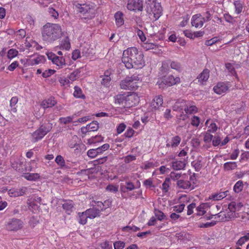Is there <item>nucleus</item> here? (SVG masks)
I'll use <instances>...</instances> for the list:
<instances>
[{"mask_svg":"<svg viewBox=\"0 0 249 249\" xmlns=\"http://www.w3.org/2000/svg\"><path fill=\"white\" fill-rule=\"evenodd\" d=\"M243 206L241 203H236L234 201L231 202L228 205V210L233 213L239 211Z\"/></svg>","mask_w":249,"mask_h":249,"instance_id":"nucleus-24","label":"nucleus"},{"mask_svg":"<svg viewBox=\"0 0 249 249\" xmlns=\"http://www.w3.org/2000/svg\"><path fill=\"white\" fill-rule=\"evenodd\" d=\"M170 179L168 178H166L162 184L161 189L163 194H166L168 192L170 189Z\"/></svg>","mask_w":249,"mask_h":249,"instance_id":"nucleus-35","label":"nucleus"},{"mask_svg":"<svg viewBox=\"0 0 249 249\" xmlns=\"http://www.w3.org/2000/svg\"><path fill=\"white\" fill-rule=\"evenodd\" d=\"M141 82L139 75L133 74L131 76H127L123 79L120 84L121 89L125 90H136Z\"/></svg>","mask_w":249,"mask_h":249,"instance_id":"nucleus-3","label":"nucleus"},{"mask_svg":"<svg viewBox=\"0 0 249 249\" xmlns=\"http://www.w3.org/2000/svg\"><path fill=\"white\" fill-rule=\"evenodd\" d=\"M23 222L18 219L13 218L9 220L6 225V229L8 231H18L22 227Z\"/></svg>","mask_w":249,"mask_h":249,"instance_id":"nucleus-10","label":"nucleus"},{"mask_svg":"<svg viewBox=\"0 0 249 249\" xmlns=\"http://www.w3.org/2000/svg\"><path fill=\"white\" fill-rule=\"evenodd\" d=\"M124 15L121 11L117 12L114 15L116 25L117 27H121L124 24Z\"/></svg>","mask_w":249,"mask_h":249,"instance_id":"nucleus-22","label":"nucleus"},{"mask_svg":"<svg viewBox=\"0 0 249 249\" xmlns=\"http://www.w3.org/2000/svg\"><path fill=\"white\" fill-rule=\"evenodd\" d=\"M213 137V135L211 134L210 132H207L204 134L203 140L205 142L209 143L212 141Z\"/></svg>","mask_w":249,"mask_h":249,"instance_id":"nucleus-61","label":"nucleus"},{"mask_svg":"<svg viewBox=\"0 0 249 249\" xmlns=\"http://www.w3.org/2000/svg\"><path fill=\"white\" fill-rule=\"evenodd\" d=\"M228 193L229 191H226L224 192H221L218 193H216L210 196V198L213 199L214 200H221L222 199L224 198L227 196Z\"/></svg>","mask_w":249,"mask_h":249,"instance_id":"nucleus-33","label":"nucleus"},{"mask_svg":"<svg viewBox=\"0 0 249 249\" xmlns=\"http://www.w3.org/2000/svg\"><path fill=\"white\" fill-rule=\"evenodd\" d=\"M126 97L127 92L117 94L114 97L115 104L126 108Z\"/></svg>","mask_w":249,"mask_h":249,"instance_id":"nucleus-14","label":"nucleus"},{"mask_svg":"<svg viewBox=\"0 0 249 249\" xmlns=\"http://www.w3.org/2000/svg\"><path fill=\"white\" fill-rule=\"evenodd\" d=\"M186 104V102L185 100L178 101L175 104L173 109L175 111H181L183 110L185 111Z\"/></svg>","mask_w":249,"mask_h":249,"instance_id":"nucleus-25","label":"nucleus"},{"mask_svg":"<svg viewBox=\"0 0 249 249\" xmlns=\"http://www.w3.org/2000/svg\"><path fill=\"white\" fill-rule=\"evenodd\" d=\"M25 44V46L29 50H32L34 48L36 50L38 49V45L36 41L33 40L29 37H26Z\"/></svg>","mask_w":249,"mask_h":249,"instance_id":"nucleus-23","label":"nucleus"},{"mask_svg":"<svg viewBox=\"0 0 249 249\" xmlns=\"http://www.w3.org/2000/svg\"><path fill=\"white\" fill-rule=\"evenodd\" d=\"M26 31L24 29L18 30L15 34L16 38L21 39L25 37Z\"/></svg>","mask_w":249,"mask_h":249,"instance_id":"nucleus-58","label":"nucleus"},{"mask_svg":"<svg viewBox=\"0 0 249 249\" xmlns=\"http://www.w3.org/2000/svg\"><path fill=\"white\" fill-rule=\"evenodd\" d=\"M80 141L79 140L78 138L74 136L72 137V139L69 141L68 145L70 148L74 149V151L76 153H79L80 152V145L79 142Z\"/></svg>","mask_w":249,"mask_h":249,"instance_id":"nucleus-17","label":"nucleus"},{"mask_svg":"<svg viewBox=\"0 0 249 249\" xmlns=\"http://www.w3.org/2000/svg\"><path fill=\"white\" fill-rule=\"evenodd\" d=\"M126 7L129 11H142L143 1L142 0H128Z\"/></svg>","mask_w":249,"mask_h":249,"instance_id":"nucleus-8","label":"nucleus"},{"mask_svg":"<svg viewBox=\"0 0 249 249\" xmlns=\"http://www.w3.org/2000/svg\"><path fill=\"white\" fill-rule=\"evenodd\" d=\"M177 187L179 189L192 190L194 189V183H192L189 180L179 179L177 182Z\"/></svg>","mask_w":249,"mask_h":249,"instance_id":"nucleus-15","label":"nucleus"},{"mask_svg":"<svg viewBox=\"0 0 249 249\" xmlns=\"http://www.w3.org/2000/svg\"><path fill=\"white\" fill-rule=\"evenodd\" d=\"M79 217L78 218V222L82 225H85L87 222V218H89L88 215L85 212L82 213H79Z\"/></svg>","mask_w":249,"mask_h":249,"instance_id":"nucleus-42","label":"nucleus"},{"mask_svg":"<svg viewBox=\"0 0 249 249\" xmlns=\"http://www.w3.org/2000/svg\"><path fill=\"white\" fill-rule=\"evenodd\" d=\"M99 128V124L96 121H93L87 125L84 128H82L83 133L97 131Z\"/></svg>","mask_w":249,"mask_h":249,"instance_id":"nucleus-21","label":"nucleus"},{"mask_svg":"<svg viewBox=\"0 0 249 249\" xmlns=\"http://www.w3.org/2000/svg\"><path fill=\"white\" fill-rule=\"evenodd\" d=\"M55 161L61 168L64 167L66 165L65 161L61 155H58L56 157Z\"/></svg>","mask_w":249,"mask_h":249,"instance_id":"nucleus-50","label":"nucleus"},{"mask_svg":"<svg viewBox=\"0 0 249 249\" xmlns=\"http://www.w3.org/2000/svg\"><path fill=\"white\" fill-rule=\"evenodd\" d=\"M85 212L90 219H93L97 216H99L100 213L99 210H98L94 207L87 210Z\"/></svg>","mask_w":249,"mask_h":249,"instance_id":"nucleus-26","label":"nucleus"},{"mask_svg":"<svg viewBox=\"0 0 249 249\" xmlns=\"http://www.w3.org/2000/svg\"><path fill=\"white\" fill-rule=\"evenodd\" d=\"M155 214L157 219L160 221L163 220L165 217V215L164 213L160 210L156 211Z\"/></svg>","mask_w":249,"mask_h":249,"instance_id":"nucleus-64","label":"nucleus"},{"mask_svg":"<svg viewBox=\"0 0 249 249\" xmlns=\"http://www.w3.org/2000/svg\"><path fill=\"white\" fill-rule=\"evenodd\" d=\"M200 119L199 117L193 116L191 118V124L195 127L197 128L200 124Z\"/></svg>","mask_w":249,"mask_h":249,"instance_id":"nucleus-49","label":"nucleus"},{"mask_svg":"<svg viewBox=\"0 0 249 249\" xmlns=\"http://www.w3.org/2000/svg\"><path fill=\"white\" fill-rule=\"evenodd\" d=\"M139 101V97L135 92H127L126 108H129L136 106Z\"/></svg>","mask_w":249,"mask_h":249,"instance_id":"nucleus-9","label":"nucleus"},{"mask_svg":"<svg viewBox=\"0 0 249 249\" xmlns=\"http://www.w3.org/2000/svg\"><path fill=\"white\" fill-rule=\"evenodd\" d=\"M64 203L62 205L63 209L66 212L70 214L72 212V209L73 208V203L71 200H65Z\"/></svg>","mask_w":249,"mask_h":249,"instance_id":"nucleus-29","label":"nucleus"},{"mask_svg":"<svg viewBox=\"0 0 249 249\" xmlns=\"http://www.w3.org/2000/svg\"><path fill=\"white\" fill-rule=\"evenodd\" d=\"M205 21V18L200 14H196L192 17L191 24L192 26L196 28H201L203 25Z\"/></svg>","mask_w":249,"mask_h":249,"instance_id":"nucleus-13","label":"nucleus"},{"mask_svg":"<svg viewBox=\"0 0 249 249\" xmlns=\"http://www.w3.org/2000/svg\"><path fill=\"white\" fill-rule=\"evenodd\" d=\"M181 139L178 136H175L167 141V147L176 148L181 142Z\"/></svg>","mask_w":249,"mask_h":249,"instance_id":"nucleus-18","label":"nucleus"},{"mask_svg":"<svg viewBox=\"0 0 249 249\" xmlns=\"http://www.w3.org/2000/svg\"><path fill=\"white\" fill-rule=\"evenodd\" d=\"M37 167V162L35 160H31L28 162L24 170L26 171H32Z\"/></svg>","mask_w":249,"mask_h":249,"instance_id":"nucleus-44","label":"nucleus"},{"mask_svg":"<svg viewBox=\"0 0 249 249\" xmlns=\"http://www.w3.org/2000/svg\"><path fill=\"white\" fill-rule=\"evenodd\" d=\"M237 165L236 162H227L223 165L224 170L229 171L236 168Z\"/></svg>","mask_w":249,"mask_h":249,"instance_id":"nucleus-43","label":"nucleus"},{"mask_svg":"<svg viewBox=\"0 0 249 249\" xmlns=\"http://www.w3.org/2000/svg\"><path fill=\"white\" fill-rule=\"evenodd\" d=\"M143 55L139 53L136 47H130L124 50L123 53L122 62H137L142 60Z\"/></svg>","mask_w":249,"mask_h":249,"instance_id":"nucleus-2","label":"nucleus"},{"mask_svg":"<svg viewBox=\"0 0 249 249\" xmlns=\"http://www.w3.org/2000/svg\"><path fill=\"white\" fill-rule=\"evenodd\" d=\"M18 101V98L17 96L12 97L10 100V107L11 112L16 113L17 112V103Z\"/></svg>","mask_w":249,"mask_h":249,"instance_id":"nucleus-27","label":"nucleus"},{"mask_svg":"<svg viewBox=\"0 0 249 249\" xmlns=\"http://www.w3.org/2000/svg\"><path fill=\"white\" fill-rule=\"evenodd\" d=\"M22 162L19 160L11 162V167L17 171L19 172H22L24 171V169L22 167Z\"/></svg>","mask_w":249,"mask_h":249,"instance_id":"nucleus-32","label":"nucleus"},{"mask_svg":"<svg viewBox=\"0 0 249 249\" xmlns=\"http://www.w3.org/2000/svg\"><path fill=\"white\" fill-rule=\"evenodd\" d=\"M191 165L196 171H199L202 168L201 161L198 159H196L193 161Z\"/></svg>","mask_w":249,"mask_h":249,"instance_id":"nucleus-48","label":"nucleus"},{"mask_svg":"<svg viewBox=\"0 0 249 249\" xmlns=\"http://www.w3.org/2000/svg\"><path fill=\"white\" fill-rule=\"evenodd\" d=\"M73 8L79 13L83 15H86L87 18H92L94 17V10L92 6L86 3L80 4L74 2L73 3Z\"/></svg>","mask_w":249,"mask_h":249,"instance_id":"nucleus-6","label":"nucleus"},{"mask_svg":"<svg viewBox=\"0 0 249 249\" xmlns=\"http://www.w3.org/2000/svg\"><path fill=\"white\" fill-rule=\"evenodd\" d=\"M48 59L52 61V62H62V60H64L63 57L56 56L55 54L52 52L47 53Z\"/></svg>","mask_w":249,"mask_h":249,"instance_id":"nucleus-31","label":"nucleus"},{"mask_svg":"<svg viewBox=\"0 0 249 249\" xmlns=\"http://www.w3.org/2000/svg\"><path fill=\"white\" fill-rule=\"evenodd\" d=\"M142 47L146 50H149L157 48L158 45L155 43L146 42L143 43Z\"/></svg>","mask_w":249,"mask_h":249,"instance_id":"nucleus-56","label":"nucleus"},{"mask_svg":"<svg viewBox=\"0 0 249 249\" xmlns=\"http://www.w3.org/2000/svg\"><path fill=\"white\" fill-rule=\"evenodd\" d=\"M74 117L73 115L67 116L66 117H60L59 119V122L61 124H66L71 123L74 119Z\"/></svg>","mask_w":249,"mask_h":249,"instance_id":"nucleus-46","label":"nucleus"},{"mask_svg":"<svg viewBox=\"0 0 249 249\" xmlns=\"http://www.w3.org/2000/svg\"><path fill=\"white\" fill-rule=\"evenodd\" d=\"M196 207V204L195 203H192L187 206V214L188 215H190L194 213V209Z\"/></svg>","mask_w":249,"mask_h":249,"instance_id":"nucleus-62","label":"nucleus"},{"mask_svg":"<svg viewBox=\"0 0 249 249\" xmlns=\"http://www.w3.org/2000/svg\"><path fill=\"white\" fill-rule=\"evenodd\" d=\"M222 216L224 215V217H222L221 220L222 221H229L232 219L236 217V213H233L231 211H228L226 213H222Z\"/></svg>","mask_w":249,"mask_h":249,"instance_id":"nucleus-36","label":"nucleus"},{"mask_svg":"<svg viewBox=\"0 0 249 249\" xmlns=\"http://www.w3.org/2000/svg\"><path fill=\"white\" fill-rule=\"evenodd\" d=\"M180 82V79L179 77H175L171 75L168 76H164L158 80L157 84L159 85L160 88L164 89L166 87H170Z\"/></svg>","mask_w":249,"mask_h":249,"instance_id":"nucleus-7","label":"nucleus"},{"mask_svg":"<svg viewBox=\"0 0 249 249\" xmlns=\"http://www.w3.org/2000/svg\"><path fill=\"white\" fill-rule=\"evenodd\" d=\"M206 207V204L202 203L197 207H196V210L197 211V214L199 216L204 215V214L206 213L205 210Z\"/></svg>","mask_w":249,"mask_h":249,"instance_id":"nucleus-45","label":"nucleus"},{"mask_svg":"<svg viewBox=\"0 0 249 249\" xmlns=\"http://www.w3.org/2000/svg\"><path fill=\"white\" fill-rule=\"evenodd\" d=\"M73 96L77 98L85 99V95L83 93L82 90L80 88L75 86Z\"/></svg>","mask_w":249,"mask_h":249,"instance_id":"nucleus-39","label":"nucleus"},{"mask_svg":"<svg viewBox=\"0 0 249 249\" xmlns=\"http://www.w3.org/2000/svg\"><path fill=\"white\" fill-rule=\"evenodd\" d=\"M25 178L30 181H35L39 178L40 176L38 173H27L24 176Z\"/></svg>","mask_w":249,"mask_h":249,"instance_id":"nucleus-41","label":"nucleus"},{"mask_svg":"<svg viewBox=\"0 0 249 249\" xmlns=\"http://www.w3.org/2000/svg\"><path fill=\"white\" fill-rule=\"evenodd\" d=\"M41 34L43 40L52 42L61 37L62 29L58 24L47 23L41 29Z\"/></svg>","mask_w":249,"mask_h":249,"instance_id":"nucleus-1","label":"nucleus"},{"mask_svg":"<svg viewBox=\"0 0 249 249\" xmlns=\"http://www.w3.org/2000/svg\"><path fill=\"white\" fill-rule=\"evenodd\" d=\"M185 204H180L178 205H177L175 206H174L172 208L173 209V211L177 213H180L185 208Z\"/></svg>","mask_w":249,"mask_h":249,"instance_id":"nucleus-57","label":"nucleus"},{"mask_svg":"<svg viewBox=\"0 0 249 249\" xmlns=\"http://www.w3.org/2000/svg\"><path fill=\"white\" fill-rule=\"evenodd\" d=\"M210 71L208 69H205L200 74L198 78V81L201 82H206L209 77Z\"/></svg>","mask_w":249,"mask_h":249,"instance_id":"nucleus-34","label":"nucleus"},{"mask_svg":"<svg viewBox=\"0 0 249 249\" xmlns=\"http://www.w3.org/2000/svg\"><path fill=\"white\" fill-rule=\"evenodd\" d=\"M181 176V174L176 172L172 171L170 174V179L174 181L178 180Z\"/></svg>","mask_w":249,"mask_h":249,"instance_id":"nucleus-55","label":"nucleus"},{"mask_svg":"<svg viewBox=\"0 0 249 249\" xmlns=\"http://www.w3.org/2000/svg\"><path fill=\"white\" fill-rule=\"evenodd\" d=\"M243 189V182L242 180L238 181L233 186V190L235 193L241 192Z\"/></svg>","mask_w":249,"mask_h":249,"instance_id":"nucleus-47","label":"nucleus"},{"mask_svg":"<svg viewBox=\"0 0 249 249\" xmlns=\"http://www.w3.org/2000/svg\"><path fill=\"white\" fill-rule=\"evenodd\" d=\"M100 246L102 249H112V247L111 243L108 241L102 242Z\"/></svg>","mask_w":249,"mask_h":249,"instance_id":"nucleus-63","label":"nucleus"},{"mask_svg":"<svg viewBox=\"0 0 249 249\" xmlns=\"http://www.w3.org/2000/svg\"><path fill=\"white\" fill-rule=\"evenodd\" d=\"M60 85L63 86H69L70 84V81L69 79L65 77H60L58 80Z\"/></svg>","mask_w":249,"mask_h":249,"instance_id":"nucleus-59","label":"nucleus"},{"mask_svg":"<svg viewBox=\"0 0 249 249\" xmlns=\"http://www.w3.org/2000/svg\"><path fill=\"white\" fill-rule=\"evenodd\" d=\"M111 73L109 71H106L104 75L100 77L102 78L101 84L105 87H109L110 85L111 77H110Z\"/></svg>","mask_w":249,"mask_h":249,"instance_id":"nucleus-20","label":"nucleus"},{"mask_svg":"<svg viewBox=\"0 0 249 249\" xmlns=\"http://www.w3.org/2000/svg\"><path fill=\"white\" fill-rule=\"evenodd\" d=\"M114 249H123L125 247V243L123 241H117L113 244Z\"/></svg>","mask_w":249,"mask_h":249,"instance_id":"nucleus-60","label":"nucleus"},{"mask_svg":"<svg viewBox=\"0 0 249 249\" xmlns=\"http://www.w3.org/2000/svg\"><path fill=\"white\" fill-rule=\"evenodd\" d=\"M163 104V98L161 95L156 96L151 103V107L152 109H157Z\"/></svg>","mask_w":249,"mask_h":249,"instance_id":"nucleus-19","label":"nucleus"},{"mask_svg":"<svg viewBox=\"0 0 249 249\" xmlns=\"http://www.w3.org/2000/svg\"><path fill=\"white\" fill-rule=\"evenodd\" d=\"M188 157L183 159L182 160H175L171 163V167L174 170H184L188 162Z\"/></svg>","mask_w":249,"mask_h":249,"instance_id":"nucleus-11","label":"nucleus"},{"mask_svg":"<svg viewBox=\"0 0 249 249\" xmlns=\"http://www.w3.org/2000/svg\"><path fill=\"white\" fill-rule=\"evenodd\" d=\"M235 8V13L238 15L240 14L243 8V3L240 0H235L233 3Z\"/></svg>","mask_w":249,"mask_h":249,"instance_id":"nucleus-38","label":"nucleus"},{"mask_svg":"<svg viewBox=\"0 0 249 249\" xmlns=\"http://www.w3.org/2000/svg\"><path fill=\"white\" fill-rule=\"evenodd\" d=\"M146 11L150 16H153L157 20L162 14V8L157 0H145Z\"/></svg>","mask_w":249,"mask_h":249,"instance_id":"nucleus-4","label":"nucleus"},{"mask_svg":"<svg viewBox=\"0 0 249 249\" xmlns=\"http://www.w3.org/2000/svg\"><path fill=\"white\" fill-rule=\"evenodd\" d=\"M52 128V124H42L31 134V141L32 142H36L41 140L49 132Z\"/></svg>","mask_w":249,"mask_h":249,"instance_id":"nucleus-5","label":"nucleus"},{"mask_svg":"<svg viewBox=\"0 0 249 249\" xmlns=\"http://www.w3.org/2000/svg\"><path fill=\"white\" fill-rule=\"evenodd\" d=\"M57 101L55 99L54 97L51 96L48 98L43 100L40 103V106L44 110L51 108L56 105Z\"/></svg>","mask_w":249,"mask_h":249,"instance_id":"nucleus-12","label":"nucleus"},{"mask_svg":"<svg viewBox=\"0 0 249 249\" xmlns=\"http://www.w3.org/2000/svg\"><path fill=\"white\" fill-rule=\"evenodd\" d=\"M229 89V87L226 83L219 82L214 86L213 90L214 92L219 95L225 93Z\"/></svg>","mask_w":249,"mask_h":249,"instance_id":"nucleus-16","label":"nucleus"},{"mask_svg":"<svg viewBox=\"0 0 249 249\" xmlns=\"http://www.w3.org/2000/svg\"><path fill=\"white\" fill-rule=\"evenodd\" d=\"M25 192V190L23 191V189H21L19 191H15L14 189H10L9 191V194L11 196H22Z\"/></svg>","mask_w":249,"mask_h":249,"instance_id":"nucleus-52","label":"nucleus"},{"mask_svg":"<svg viewBox=\"0 0 249 249\" xmlns=\"http://www.w3.org/2000/svg\"><path fill=\"white\" fill-rule=\"evenodd\" d=\"M103 141V138L100 136H96L94 137H92L88 140V143L89 144L95 143L96 142H100Z\"/></svg>","mask_w":249,"mask_h":249,"instance_id":"nucleus-51","label":"nucleus"},{"mask_svg":"<svg viewBox=\"0 0 249 249\" xmlns=\"http://www.w3.org/2000/svg\"><path fill=\"white\" fill-rule=\"evenodd\" d=\"M185 111L186 114H192L196 113L198 111L197 107L195 105L188 106L186 104V106L185 109Z\"/></svg>","mask_w":249,"mask_h":249,"instance_id":"nucleus-40","label":"nucleus"},{"mask_svg":"<svg viewBox=\"0 0 249 249\" xmlns=\"http://www.w3.org/2000/svg\"><path fill=\"white\" fill-rule=\"evenodd\" d=\"M210 121V119H207L205 122V125L208 126L207 132L210 133H214L217 130V126L215 123L212 122L209 125L208 124Z\"/></svg>","mask_w":249,"mask_h":249,"instance_id":"nucleus-37","label":"nucleus"},{"mask_svg":"<svg viewBox=\"0 0 249 249\" xmlns=\"http://www.w3.org/2000/svg\"><path fill=\"white\" fill-rule=\"evenodd\" d=\"M18 54V51L17 50L15 49H11L8 51L7 55L8 58L11 60L17 56Z\"/></svg>","mask_w":249,"mask_h":249,"instance_id":"nucleus-54","label":"nucleus"},{"mask_svg":"<svg viewBox=\"0 0 249 249\" xmlns=\"http://www.w3.org/2000/svg\"><path fill=\"white\" fill-rule=\"evenodd\" d=\"M60 48L62 50L68 51L71 48L70 40L68 36L65 37L60 44Z\"/></svg>","mask_w":249,"mask_h":249,"instance_id":"nucleus-30","label":"nucleus"},{"mask_svg":"<svg viewBox=\"0 0 249 249\" xmlns=\"http://www.w3.org/2000/svg\"><path fill=\"white\" fill-rule=\"evenodd\" d=\"M137 187H136L134 184L133 183H132L131 181H126L125 182V186H121L120 188V191L122 193H126L127 191H131L135 189H136Z\"/></svg>","mask_w":249,"mask_h":249,"instance_id":"nucleus-28","label":"nucleus"},{"mask_svg":"<svg viewBox=\"0 0 249 249\" xmlns=\"http://www.w3.org/2000/svg\"><path fill=\"white\" fill-rule=\"evenodd\" d=\"M106 190L109 192L116 193L118 191V185L109 184L106 187Z\"/></svg>","mask_w":249,"mask_h":249,"instance_id":"nucleus-53","label":"nucleus"}]
</instances>
